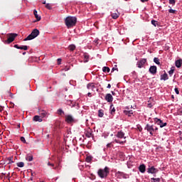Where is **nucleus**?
<instances>
[{"instance_id":"obj_1","label":"nucleus","mask_w":182,"mask_h":182,"mask_svg":"<svg viewBox=\"0 0 182 182\" xmlns=\"http://www.w3.org/2000/svg\"><path fill=\"white\" fill-rule=\"evenodd\" d=\"M77 22V18L75 16H68L65 19V23L68 29H70V28H73V26H75Z\"/></svg>"},{"instance_id":"obj_2","label":"nucleus","mask_w":182,"mask_h":182,"mask_svg":"<svg viewBox=\"0 0 182 182\" xmlns=\"http://www.w3.org/2000/svg\"><path fill=\"white\" fill-rule=\"evenodd\" d=\"M110 173V168L105 166L104 169L100 168L97 171V174L100 178H106Z\"/></svg>"},{"instance_id":"obj_3","label":"nucleus","mask_w":182,"mask_h":182,"mask_svg":"<svg viewBox=\"0 0 182 182\" xmlns=\"http://www.w3.org/2000/svg\"><path fill=\"white\" fill-rule=\"evenodd\" d=\"M39 30L35 28L32 31L31 33L27 36L23 41H32V39H35V38L39 36Z\"/></svg>"},{"instance_id":"obj_4","label":"nucleus","mask_w":182,"mask_h":182,"mask_svg":"<svg viewBox=\"0 0 182 182\" xmlns=\"http://www.w3.org/2000/svg\"><path fill=\"white\" fill-rule=\"evenodd\" d=\"M16 36H18V34L15 33H11L6 34L7 40L5 41V43H8V45H9V43H12V42L15 41V38H16Z\"/></svg>"},{"instance_id":"obj_5","label":"nucleus","mask_w":182,"mask_h":182,"mask_svg":"<svg viewBox=\"0 0 182 182\" xmlns=\"http://www.w3.org/2000/svg\"><path fill=\"white\" fill-rule=\"evenodd\" d=\"M144 130H146L151 136L154 134V125H150L147 124L144 128Z\"/></svg>"},{"instance_id":"obj_6","label":"nucleus","mask_w":182,"mask_h":182,"mask_svg":"<svg viewBox=\"0 0 182 182\" xmlns=\"http://www.w3.org/2000/svg\"><path fill=\"white\" fill-rule=\"evenodd\" d=\"M154 122L155 123H156L159 126H160V127H166V126H167V123L166 122H163V121L159 118H155L154 119Z\"/></svg>"},{"instance_id":"obj_7","label":"nucleus","mask_w":182,"mask_h":182,"mask_svg":"<svg viewBox=\"0 0 182 182\" xmlns=\"http://www.w3.org/2000/svg\"><path fill=\"white\" fill-rule=\"evenodd\" d=\"M146 62H147V59L142 58L139 61L137 62V67L139 68V69H141L144 65H146Z\"/></svg>"},{"instance_id":"obj_8","label":"nucleus","mask_w":182,"mask_h":182,"mask_svg":"<svg viewBox=\"0 0 182 182\" xmlns=\"http://www.w3.org/2000/svg\"><path fill=\"white\" fill-rule=\"evenodd\" d=\"M65 122L67 123H73L75 122V118H73V116L68 114V115H65Z\"/></svg>"},{"instance_id":"obj_9","label":"nucleus","mask_w":182,"mask_h":182,"mask_svg":"<svg viewBox=\"0 0 182 182\" xmlns=\"http://www.w3.org/2000/svg\"><path fill=\"white\" fill-rule=\"evenodd\" d=\"M147 171L148 173H151V174H156V173H157V171H159V170L156 168H154V166H151L147 168Z\"/></svg>"},{"instance_id":"obj_10","label":"nucleus","mask_w":182,"mask_h":182,"mask_svg":"<svg viewBox=\"0 0 182 182\" xmlns=\"http://www.w3.org/2000/svg\"><path fill=\"white\" fill-rule=\"evenodd\" d=\"M149 72L151 75H156L157 73V67L156 65H151L149 68Z\"/></svg>"},{"instance_id":"obj_11","label":"nucleus","mask_w":182,"mask_h":182,"mask_svg":"<svg viewBox=\"0 0 182 182\" xmlns=\"http://www.w3.org/2000/svg\"><path fill=\"white\" fill-rule=\"evenodd\" d=\"M86 137H87L88 139H90V137H94V134H93V132L92 131V129H89L87 131L85 132V133Z\"/></svg>"},{"instance_id":"obj_12","label":"nucleus","mask_w":182,"mask_h":182,"mask_svg":"<svg viewBox=\"0 0 182 182\" xmlns=\"http://www.w3.org/2000/svg\"><path fill=\"white\" fill-rule=\"evenodd\" d=\"M4 95H6V96H9V97H11V99H14V95L12 94V92H11V89L8 88L6 90H4Z\"/></svg>"},{"instance_id":"obj_13","label":"nucleus","mask_w":182,"mask_h":182,"mask_svg":"<svg viewBox=\"0 0 182 182\" xmlns=\"http://www.w3.org/2000/svg\"><path fill=\"white\" fill-rule=\"evenodd\" d=\"M105 100L108 102V103H111V102H113V96H112L111 94H107L105 96Z\"/></svg>"},{"instance_id":"obj_14","label":"nucleus","mask_w":182,"mask_h":182,"mask_svg":"<svg viewBox=\"0 0 182 182\" xmlns=\"http://www.w3.org/2000/svg\"><path fill=\"white\" fill-rule=\"evenodd\" d=\"M116 176H117V177H119V178H126V174L121 171H117L116 173Z\"/></svg>"},{"instance_id":"obj_15","label":"nucleus","mask_w":182,"mask_h":182,"mask_svg":"<svg viewBox=\"0 0 182 182\" xmlns=\"http://www.w3.org/2000/svg\"><path fill=\"white\" fill-rule=\"evenodd\" d=\"M33 15H34L37 22H39V21H41V18L39 15H38V11L36 10L33 11Z\"/></svg>"},{"instance_id":"obj_16","label":"nucleus","mask_w":182,"mask_h":182,"mask_svg":"<svg viewBox=\"0 0 182 182\" xmlns=\"http://www.w3.org/2000/svg\"><path fill=\"white\" fill-rule=\"evenodd\" d=\"M139 170L141 173H145L146 171V165L145 164H141L139 167Z\"/></svg>"},{"instance_id":"obj_17","label":"nucleus","mask_w":182,"mask_h":182,"mask_svg":"<svg viewBox=\"0 0 182 182\" xmlns=\"http://www.w3.org/2000/svg\"><path fill=\"white\" fill-rule=\"evenodd\" d=\"M33 120L34 122H39L43 121L42 118L39 115L34 116L33 118Z\"/></svg>"},{"instance_id":"obj_18","label":"nucleus","mask_w":182,"mask_h":182,"mask_svg":"<svg viewBox=\"0 0 182 182\" xmlns=\"http://www.w3.org/2000/svg\"><path fill=\"white\" fill-rule=\"evenodd\" d=\"M175 65H176V68H181L182 60L179 59V60H176Z\"/></svg>"},{"instance_id":"obj_19","label":"nucleus","mask_w":182,"mask_h":182,"mask_svg":"<svg viewBox=\"0 0 182 182\" xmlns=\"http://www.w3.org/2000/svg\"><path fill=\"white\" fill-rule=\"evenodd\" d=\"M117 137H118V139H123L124 137V132L122 131L118 132L117 134Z\"/></svg>"},{"instance_id":"obj_20","label":"nucleus","mask_w":182,"mask_h":182,"mask_svg":"<svg viewBox=\"0 0 182 182\" xmlns=\"http://www.w3.org/2000/svg\"><path fill=\"white\" fill-rule=\"evenodd\" d=\"M168 75L167 73H164V75H161V80H168Z\"/></svg>"},{"instance_id":"obj_21","label":"nucleus","mask_w":182,"mask_h":182,"mask_svg":"<svg viewBox=\"0 0 182 182\" xmlns=\"http://www.w3.org/2000/svg\"><path fill=\"white\" fill-rule=\"evenodd\" d=\"M95 87H96L95 86V84H93V83H89L87 85V88L90 90H93L95 89Z\"/></svg>"},{"instance_id":"obj_22","label":"nucleus","mask_w":182,"mask_h":182,"mask_svg":"<svg viewBox=\"0 0 182 182\" xmlns=\"http://www.w3.org/2000/svg\"><path fill=\"white\" fill-rule=\"evenodd\" d=\"M119 15H120V14H119V12H117V13H112L111 14V16H112V19H117V18H119Z\"/></svg>"},{"instance_id":"obj_23","label":"nucleus","mask_w":182,"mask_h":182,"mask_svg":"<svg viewBox=\"0 0 182 182\" xmlns=\"http://www.w3.org/2000/svg\"><path fill=\"white\" fill-rule=\"evenodd\" d=\"M26 161H32V160H33V156L32 154H28L26 156Z\"/></svg>"},{"instance_id":"obj_24","label":"nucleus","mask_w":182,"mask_h":182,"mask_svg":"<svg viewBox=\"0 0 182 182\" xmlns=\"http://www.w3.org/2000/svg\"><path fill=\"white\" fill-rule=\"evenodd\" d=\"M68 49H69V50H70V52H73V50H75V49H76V46L71 44L68 46Z\"/></svg>"},{"instance_id":"obj_25","label":"nucleus","mask_w":182,"mask_h":182,"mask_svg":"<svg viewBox=\"0 0 182 182\" xmlns=\"http://www.w3.org/2000/svg\"><path fill=\"white\" fill-rule=\"evenodd\" d=\"M67 105L71 107H75V102H73L72 100H67Z\"/></svg>"},{"instance_id":"obj_26","label":"nucleus","mask_w":182,"mask_h":182,"mask_svg":"<svg viewBox=\"0 0 182 182\" xmlns=\"http://www.w3.org/2000/svg\"><path fill=\"white\" fill-rule=\"evenodd\" d=\"M115 112H116V109H114V106H113V105H112L110 106V113H111V114H114Z\"/></svg>"},{"instance_id":"obj_27","label":"nucleus","mask_w":182,"mask_h":182,"mask_svg":"<svg viewBox=\"0 0 182 182\" xmlns=\"http://www.w3.org/2000/svg\"><path fill=\"white\" fill-rule=\"evenodd\" d=\"M98 116H99V117H103V116H105L103 109H99Z\"/></svg>"},{"instance_id":"obj_28","label":"nucleus","mask_w":182,"mask_h":182,"mask_svg":"<svg viewBox=\"0 0 182 182\" xmlns=\"http://www.w3.org/2000/svg\"><path fill=\"white\" fill-rule=\"evenodd\" d=\"M57 113L58 114H59V116H62V114H65V112L62 109H58L57 110Z\"/></svg>"},{"instance_id":"obj_29","label":"nucleus","mask_w":182,"mask_h":182,"mask_svg":"<svg viewBox=\"0 0 182 182\" xmlns=\"http://www.w3.org/2000/svg\"><path fill=\"white\" fill-rule=\"evenodd\" d=\"M125 114L127 116H129V117L133 114V110H129V111H124Z\"/></svg>"},{"instance_id":"obj_30","label":"nucleus","mask_w":182,"mask_h":182,"mask_svg":"<svg viewBox=\"0 0 182 182\" xmlns=\"http://www.w3.org/2000/svg\"><path fill=\"white\" fill-rule=\"evenodd\" d=\"M154 63H156V65H161V63H160V59H159V58H154Z\"/></svg>"},{"instance_id":"obj_31","label":"nucleus","mask_w":182,"mask_h":182,"mask_svg":"<svg viewBox=\"0 0 182 182\" xmlns=\"http://www.w3.org/2000/svg\"><path fill=\"white\" fill-rule=\"evenodd\" d=\"M14 48H16V49H21V50H23V46H19V45L16 44L14 45Z\"/></svg>"},{"instance_id":"obj_32","label":"nucleus","mask_w":182,"mask_h":182,"mask_svg":"<svg viewBox=\"0 0 182 182\" xmlns=\"http://www.w3.org/2000/svg\"><path fill=\"white\" fill-rule=\"evenodd\" d=\"M102 71L107 72V73H109V72H110V68H109V67H103Z\"/></svg>"},{"instance_id":"obj_33","label":"nucleus","mask_w":182,"mask_h":182,"mask_svg":"<svg viewBox=\"0 0 182 182\" xmlns=\"http://www.w3.org/2000/svg\"><path fill=\"white\" fill-rule=\"evenodd\" d=\"M151 23L154 25V26H159V21L152 20Z\"/></svg>"},{"instance_id":"obj_34","label":"nucleus","mask_w":182,"mask_h":182,"mask_svg":"<svg viewBox=\"0 0 182 182\" xmlns=\"http://www.w3.org/2000/svg\"><path fill=\"white\" fill-rule=\"evenodd\" d=\"M92 156H88L86 157L85 161H87V163H90V161H92Z\"/></svg>"},{"instance_id":"obj_35","label":"nucleus","mask_w":182,"mask_h":182,"mask_svg":"<svg viewBox=\"0 0 182 182\" xmlns=\"http://www.w3.org/2000/svg\"><path fill=\"white\" fill-rule=\"evenodd\" d=\"M170 5H172V6H174L176 5V0H169Z\"/></svg>"},{"instance_id":"obj_36","label":"nucleus","mask_w":182,"mask_h":182,"mask_svg":"<svg viewBox=\"0 0 182 182\" xmlns=\"http://www.w3.org/2000/svg\"><path fill=\"white\" fill-rule=\"evenodd\" d=\"M151 180H152L153 182H160V178H152Z\"/></svg>"},{"instance_id":"obj_37","label":"nucleus","mask_w":182,"mask_h":182,"mask_svg":"<svg viewBox=\"0 0 182 182\" xmlns=\"http://www.w3.org/2000/svg\"><path fill=\"white\" fill-rule=\"evenodd\" d=\"M17 164V167H23V162H18L16 164Z\"/></svg>"},{"instance_id":"obj_38","label":"nucleus","mask_w":182,"mask_h":182,"mask_svg":"<svg viewBox=\"0 0 182 182\" xmlns=\"http://www.w3.org/2000/svg\"><path fill=\"white\" fill-rule=\"evenodd\" d=\"M46 8L47 9L50 10V9H52V6H50V4H46Z\"/></svg>"},{"instance_id":"obj_39","label":"nucleus","mask_w":182,"mask_h":182,"mask_svg":"<svg viewBox=\"0 0 182 182\" xmlns=\"http://www.w3.org/2000/svg\"><path fill=\"white\" fill-rule=\"evenodd\" d=\"M173 73H174V69H171L168 71V74L170 75V76H173Z\"/></svg>"},{"instance_id":"obj_40","label":"nucleus","mask_w":182,"mask_h":182,"mask_svg":"<svg viewBox=\"0 0 182 182\" xmlns=\"http://www.w3.org/2000/svg\"><path fill=\"white\" fill-rule=\"evenodd\" d=\"M169 14H176V11L173 10V9H170L168 10Z\"/></svg>"},{"instance_id":"obj_41","label":"nucleus","mask_w":182,"mask_h":182,"mask_svg":"<svg viewBox=\"0 0 182 182\" xmlns=\"http://www.w3.org/2000/svg\"><path fill=\"white\" fill-rule=\"evenodd\" d=\"M70 70V66H65L63 69V70H65V72H68V70Z\"/></svg>"},{"instance_id":"obj_42","label":"nucleus","mask_w":182,"mask_h":182,"mask_svg":"<svg viewBox=\"0 0 182 182\" xmlns=\"http://www.w3.org/2000/svg\"><path fill=\"white\" fill-rule=\"evenodd\" d=\"M114 141L119 144H123L124 143V141H120L119 140H117V139H115Z\"/></svg>"},{"instance_id":"obj_43","label":"nucleus","mask_w":182,"mask_h":182,"mask_svg":"<svg viewBox=\"0 0 182 182\" xmlns=\"http://www.w3.org/2000/svg\"><path fill=\"white\" fill-rule=\"evenodd\" d=\"M13 159H14V157L12 156L8 158L9 163H14V161H12Z\"/></svg>"},{"instance_id":"obj_44","label":"nucleus","mask_w":182,"mask_h":182,"mask_svg":"<svg viewBox=\"0 0 182 182\" xmlns=\"http://www.w3.org/2000/svg\"><path fill=\"white\" fill-rule=\"evenodd\" d=\"M137 129H138V130H139V132H142V130H143V128H142L141 126H140V125H137Z\"/></svg>"},{"instance_id":"obj_45","label":"nucleus","mask_w":182,"mask_h":182,"mask_svg":"<svg viewBox=\"0 0 182 182\" xmlns=\"http://www.w3.org/2000/svg\"><path fill=\"white\" fill-rule=\"evenodd\" d=\"M175 92L176 95H180V91H178V88H175Z\"/></svg>"},{"instance_id":"obj_46","label":"nucleus","mask_w":182,"mask_h":182,"mask_svg":"<svg viewBox=\"0 0 182 182\" xmlns=\"http://www.w3.org/2000/svg\"><path fill=\"white\" fill-rule=\"evenodd\" d=\"M159 130V128L157 127L154 126V133H156Z\"/></svg>"},{"instance_id":"obj_47","label":"nucleus","mask_w":182,"mask_h":182,"mask_svg":"<svg viewBox=\"0 0 182 182\" xmlns=\"http://www.w3.org/2000/svg\"><path fill=\"white\" fill-rule=\"evenodd\" d=\"M117 65H115V67H114L112 69V72H114V70H119L117 68Z\"/></svg>"},{"instance_id":"obj_48","label":"nucleus","mask_w":182,"mask_h":182,"mask_svg":"<svg viewBox=\"0 0 182 182\" xmlns=\"http://www.w3.org/2000/svg\"><path fill=\"white\" fill-rule=\"evenodd\" d=\"M41 114L43 116V117H45V116H46V112H43L41 113Z\"/></svg>"},{"instance_id":"obj_49","label":"nucleus","mask_w":182,"mask_h":182,"mask_svg":"<svg viewBox=\"0 0 182 182\" xmlns=\"http://www.w3.org/2000/svg\"><path fill=\"white\" fill-rule=\"evenodd\" d=\"M57 60H58V65H60V62H62V59L58 58Z\"/></svg>"},{"instance_id":"obj_50","label":"nucleus","mask_w":182,"mask_h":182,"mask_svg":"<svg viewBox=\"0 0 182 182\" xmlns=\"http://www.w3.org/2000/svg\"><path fill=\"white\" fill-rule=\"evenodd\" d=\"M23 50H28V46H23Z\"/></svg>"},{"instance_id":"obj_51","label":"nucleus","mask_w":182,"mask_h":182,"mask_svg":"<svg viewBox=\"0 0 182 182\" xmlns=\"http://www.w3.org/2000/svg\"><path fill=\"white\" fill-rule=\"evenodd\" d=\"M107 147H108L109 149H110V147H112V143H109L107 145Z\"/></svg>"},{"instance_id":"obj_52","label":"nucleus","mask_w":182,"mask_h":182,"mask_svg":"<svg viewBox=\"0 0 182 182\" xmlns=\"http://www.w3.org/2000/svg\"><path fill=\"white\" fill-rule=\"evenodd\" d=\"M107 89H110V87H112V85H110V84H108V85H107Z\"/></svg>"},{"instance_id":"obj_53","label":"nucleus","mask_w":182,"mask_h":182,"mask_svg":"<svg viewBox=\"0 0 182 182\" xmlns=\"http://www.w3.org/2000/svg\"><path fill=\"white\" fill-rule=\"evenodd\" d=\"M141 2H143V3H144V2H149V0H141Z\"/></svg>"},{"instance_id":"obj_54","label":"nucleus","mask_w":182,"mask_h":182,"mask_svg":"<svg viewBox=\"0 0 182 182\" xmlns=\"http://www.w3.org/2000/svg\"><path fill=\"white\" fill-rule=\"evenodd\" d=\"M111 93H112V95L113 96H116V92L112 91Z\"/></svg>"},{"instance_id":"obj_55","label":"nucleus","mask_w":182,"mask_h":182,"mask_svg":"<svg viewBox=\"0 0 182 182\" xmlns=\"http://www.w3.org/2000/svg\"><path fill=\"white\" fill-rule=\"evenodd\" d=\"M85 59H89V55H85Z\"/></svg>"},{"instance_id":"obj_56","label":"nucleus","mask_w":182,"mask_h":182,"mask_svg":"<svg viewBox=\"0 0 182 182\" xmlns=\"http://www.w3.org/2000/svg\"><path fill=\"white\" fill-rule=\"evenodd\" d=\"M53 168H54V170H58V168H59V164H58V166L54 167Z\"/></svg>"},{"instance_id":"obj_57","label":"nucleus","mask_w":182,"mask_h":182,"mask_svg":"<svg viewBox=\"0 0 182 182\" xmlns=\"http://www.w3.org/2000/svg\"><path fill=\"white\" fill-rule=\"evenodd\" d=\"M16 171H21V169H19V168H16Z\"/></svg>"},{"instance_id":"obj_58","label":"nucleus","mask_w":182,"mask_h":182,"mask_svg":"<svg viewBox=\"0 0 182 182\" xmlns=\"http://www.w3.org/2000/svg\"><path fill=\"white\" fill-rule=\"evenodd\" d=\"M4 110V108L2 107H0V112Z\"/></svg>"},{"instance_id":"obj_59","label":"nucleus","mask_w":182,"mask_h":182,"mask_svg":"<svg viewBox=\"0 0 182 182\" xmlns=\"http://www.w3.org/2000/svg\"><path fill=\"white\" fill-rule=\"evenodd\" d=\"M87 95H88L89 97H90V96H92V93L88 92Z\"/></svg>"},{"instance_id":"obj_60","label":"nucleus","mask_w":182,"mask_h":182,"mask_svg":"<svg viewBox=\"0 0 182 182\" xmlns=\"http://www.w3.org/2000/svg\"><path fill=\"white\" fill-rule=\"evenodd\" d=\"M21 141H23V136L21 137Z\"/></svg>"},{"instance_id":"obj_61","label":"nucleus","mask_w":182,"mask_h":182,"mask_svg":"<svg viewBox=\"0 0 182 182\" xmlns=\"http://www.w3.org/2000/svg\"><path fill=\"white\" fill-rule=\"evenodd\" d=\"M52 167H55V164H51V165H50Z\"/></svg>"},{"instance_id":"obj_62","label":"nucleus","mask_w":182,"mask_h":182,"mask_svg":"<svg viewBox=\"0 0 182 182\" xmlns=\"http://www.w3.org/2000/svg\"><path fill=\"white\" fill-rule=\"evenodd\" d=\"M23 143H26V140H25V138H23Z\"/></svg>"},{"instance_id":"obj_63","label":"nucleus","mask_w":182,"mask_h":182,"mask_svg":"<svg viewBox=\"0 0 182 182\" xmlns=\"http://www.w3.org/2000/svg\"><path fill=\"white\" fill-rule=\"evenodd\" d=\"M43 5L46 4V1L43 2Z\"/></svg>"},{"instance_id":"obj_64","label":"nucleus","mask_w":182,"mask_h":182,"mask_svg":"<svg viewBox=\"0 0 182 182\" xmlns=\"http://www.w3.org/2000/svg\"><path fill=\"white\" fill-rule=\"evenodd\" d=\"M50 165H51L50 162H48V166H50Z\"/></svg>"}]
</instances>
